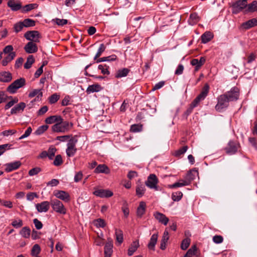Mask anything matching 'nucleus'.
I'll return each instance as SVG.
<instances>
[{
	"label": "nucleus",
	"mask_w": 257,
	"mask_h": 257,
	"mask_svg": "<svg viewBox=\"0 0 257 257\" xmlns=\"http://www.w3.org/2000/svg\"><path fill=\"white\" fill-rule=\"evenodd\" d=\"M213 241L216 244L221 243L223 241V237L220 235H216L213 237Z\"/></svg>",
	"instance_id": "e2e57ef3"
},
{
	"label": "nucleus",
	"mask_w": 257,
	"mask_h": 257,
	"mask_svg": "<svg viewBox=\"0 0 257 257\" xmlns=\"http://www.w3.org/2000/svg\"><path fill=\"white\" fill-rule=\"evenodd\" d=\"M256 26H257V19L256 18L250 19L242 24V27L246 30Z\"/></svg>",
	"instance_id": "bb28decb"
},
{
	"label": "nucleus",
	"mask_w": 257,
	"mask_h": 257,
	"mask_svg": "<svg viewBox=\"0 0 257 257\" xmlns=\"http://www.w3.org/2000/svg\"><path fill=\"white\" fill-rule=\"evenodd\" d=\"M213 38V35L210 32H206L201 36L202 43L205 44L211 41Z\"/></svg>",
	"instance_id": "72a5a7b5"
},
{
	"label": "nucleus",
	"mask_w": 257,
	"mask_h": 257,
	"mask_svg": "<svg viewBox=\"0 0 257 257\" xmlns=\"http://www.w3.org/2000/svg\"><path fill=\"white\" fill-rule=\"evenodd\" d=\"M158 183L159 180L156 175L151 174L148 177L147 180L145 182V185L149 188L157 191L158 190Z\"/></svg>",
	"instance_id": "423d86ee"
},
{
	"label": "nucleus",
	"mask_w": 257,
	"mask_h": 257,
	"mask_svg": "<svg viewBox=\"0 0 257 257\" xmlns=\"http://www.w3.org/2000/svg\"><path fill=\"white\" fill-rule=\"evenodd\" d=\"M224 95L227 96L230 101H235L238 98L239 91L237 87H232L230 91L224 93Z\"/></svg>",
	"instance_id": "9d476101"
},
{
	"label": "nucleus",
	"mask_w": 257,
	"mask_h": 257,
	"mask_svg": "<svg viewBox=\"0 0 257 257\" xmlns=\"http://www.w3.org/2000/svg\"><path fill=\"white\" fill-rule=\"evenodd\" d=\"M73 125L72 123L65 121L58 122L52 126V130L54 132L65 133L67 132Z\"/></svg>",
	"instance_id": "f257e3e1"
},
{
	"label": "nucleus",
	"mask_w": 257,
	"mask_h": 257,
	"mask_svg": "<svg viewBox=\"0 0 257 257\" xmlns=\"http://www.w3.org/2000/svg\"><path fill=\"white\" fill-rule=\"evenodd\" d=\"M158 234L157 233L153 234L150 238V241L148 244V247L149 249L155 250V245L158 240Z\"/></svg>",
	"instance_id": "b1692460"
},
{
	"label": "nucleus",
	"mask_w": 257,
	"mask_h": 257,
	"mask_svg": "<svg viewBox=\"0 0 257 257\" xmlns=\"http://www.w3.org/2000/svg\"><path fill=\"white\" fill-rule=\"evenodd\" d=\"M129 72L130 70L126 68L119 69L116 72L115 74V77L119 78L125 77L127 75Z\"/></svg>",
	"instance_id": "f704fd0d"
},
{
	"label": "nucleus",
	"mask_w": 257,
	"mask_h": 257,
	"mask_svg": "<svg viewBox=\"0 0 257 257\" xmlns=\"http://www.w3.org/2000/svg\"><path fill=\"white\" fill-rule=\"evenodd\" d=\"M209 90V86L208 84H205L200 93L197 96L198 98L200 99L201 100H204L205 97L207 96Z\"/></svg>",
	"instance_id": "7c9ffc66"
},
{
	"label": "nucleus",
	"mask_w": 257,
	"mask_h": 257,
	"mask_svg": "<svg viewBox=\"0 0 257 257\" xmlns=\"http://www.w3.org/2000/svg\"><path fill=\"white\" fill-rule=\"evenodd\" d=\"M32 131V129L30 126L28 127L27 130L25 131L24 134H23L22 136H21L19 138V140H22V139H23L24 138H26L29 137L30 135V134H31Z\"/></svg>",
	"instance_id": "338daca9"
},
{
	"label": "nucleus",
	"mask_w": 257,
	"mask_h": 257,
	"mask_svg": "<svg viewBox=\"0 0 257 257\" xmlns=\"http://www.w3.org/2000/svg\"><path fill=\"white\" fill-rule=\"evenodd\" d=\"M13 79L12 74L9 71L0 72V82L8 83Z\"/></svg>",
	"instance_id": "a211bd4d"
},
{
	"label": "nucleus",
	"mask_w": 257,
	"mask_h": 257,
	"mask_svg": "<svg viewBox=\"0 0 257 257\" xmlns=\"http://www.w3.org/2000/svg\"><path fill=\"white\" fill-rule=\"evenodd\" d=\"M191 64L193 66H195V70L197 71L200 67L202 66L199 62V60L197 59H193L191 61Z\"/></svg>",
	"instance_id": "13d9d810"
},
{
	"label": "nucleus",
	"mask_w": 257,
	"mask_h": 257,
	"mask_svg": "<svg viewBox=\"0 0 257 257\" xmlns=\"http://www.w3.org/2000/svg\"><path fill=\"white\" fill-rule=\"evenodd\" d=\"M154 216L160 223L164 225H166L169 220V218L165 214L159 212L154 213Z\"/></svg>",
	"instance_id": "dca6fc26"
},
{
	"label": "nucleus",
	"mask_w": 257,
	"mask_h": 257,
	"mask_svg": "<svg viewBox=\"0 0 257 257\" xmlns=\"http://www.w3.org/2000/svg\"><path fill=\"white\" fill-rule=\"evenodd\" d=\"M12 144H6L0 145V156L2 155L7 150L12 149Z\"/></svg>",
	"instance_id": "c03bdc74"
},
{
	"label": "nucleus",
	"mask_w": 257,
	"mask_h": 257,
	"mask_svg": "<svg viewBox=\"0 0 257 257\" xmlns=\"http://www.w3.org/2000/svg\"><path fill=\"white\" fill-rule=\"evenodd\" d=\"M145 191L146 188L145 185L139 181L136 188L137 196L139 198L142 197L144 195Z\"/></svg>",
	"instance_id": "412c9836"
},
{
	"label": "nucleus",
	"mask_w": 257,
	"mask_h": 257,
	"mask_svg": "<svg viewBox=\"0 0 257 257\" xmlns=\"http://www.w3.org/2000/svg\"><path fill=\"white\" fill-rule=\"evenodd\" d=\"M56 152V149L51 146L50 147L47 152L48 157L50 160H52L55 156V153Z\"/></svg>",
	"instance_id": "49530a36"
},
{
	"label": "nucleus",
	"mask_w": 257,
	"mask_h": 257,
	"mask_svg": "<svg viewBox=\"0 0 257 257\" xmlns=\"http://www.w3.org/2000/svg\"><path fill=\"white\" fill-rule=\"evenodd\" d=\"M102 89V87L98 84H94L93 85H91L88 86L87 87L86 92L87 94H90L91 93L99 92Z\"/></svg>",
	"instance_id": "c756f323"
},
{
	"label": "nucleus",
	"mask_w": 257,
	"mask_h": 257,
	"mask_svg": "<svg viewBox=\"0 0 257 257\" xmlns=\"http://www.w3.org/2000/svg\"><path fill=\"white\" fill-rule=\"evenodd\" d=\"M38 7V5L36 3L30 4L26 5L24 7L22 6L21 11H22V13H28V12L31 11V10H33V9L37 8Z\"/></svg>",
	"instance_id": "2f4dec72"
},
{
	"label": "nucleus",
	"mask_w": 257,
	"mask_h": 257,
	"mask_svg": "<svg viewBox=\"0 0 257 257\" xmlns=\"http://www.w3.org/2000/svg\"><path fill=\"white\" fill-rule=\"evenodd\" d=\"M14 50L13 47L12 45H8L6 46L3 49V53L5 54H10L11 53H13V51Z\"/></svg>",
	"instance_id": "774afa93"
},
{
	"label": "nucleus",
	"mask_w": 257,
	"mask_h": 257,
	"mask_svg": "<svg viewBox=\"0 0 257 257\" xmlns=\"http://www.w3.org/2000/svg\"><path fill=\"white\" fill-rule=\"evenodd\" d=\"M26 106V103L23 102H21L16 105L11 109V113L12 114H16L17 113H22L24 111Z\"/></svg>",
	"instance_id": "f3484780"
},
{
	"label": "nucleus",
	"mask_w": 257,
	"mask_h": 257,
	"mask_svg": "<svg viewBox=\"0 0 257 257\" xmlns=\"http://www.w3.org/2000/svg\"><path fill=\"white\" fill-rule=\"evenodd\" d=\"M53 21L59 26H64L67 24V20L66 19H60L56 18L53 20Z\"/></svg>",
	"instance_id": "052dcab7"
},
{
	"label": "nucleus",
	"mask_w": 257,
	"mask_h": 257,
	"mask_svg": "<svg viewBox=\"0 0 257 257\" xmlns=\"http://www.w3.org/2000/svg\"><path fill=\"white\" fill-rule=\"evenodd\" d=\"M230 101L224 94L220 95L217 98V103L215 106V109L218 111H221L224 108L228 107Z\"/></svg>",
	"instance_id": "39448f33"
},
{
	"label": "nucleus",
	"mask_w": 257,
	"mask_h": 257,
	"mask_svg": "<svg viewBox=\"0 0 257 257\" xmlns=\"http://www.w3.org/2000/svg\"><path fill=\"white\" fill-rule=\"evenodd\" d=\"M60 96L56 93L52 94L49 97V102L51 104H53L56 103L59 99Z\"/></svg>",
	"instance_id": "680f3d73"
},
{
	"label": "nucleus",
	"mask_w": 257,
	"mask_h": 257,
	"mask_svg": "<svg viewBox=\"0 0 257 257\" xmlns=\"http://www.w3.org/2000/svg\"><path fill=\"white\" fill-rule=\"evenodd\" d=\"M34 62L35 59L33 55H29L27 58L26 62L24 64V68L26 69L30 68Z\"/></svg>",
	"instance_id": "58836bf2"
},
{
	"label": "nucleus",
	"mask_w": 257,
	"mask_h": 257,
	"mask_svg": "<svg viewBox=\"0 0 257 257\" xmlns=\"http://www.w3.org/2000/svg\"><path fill=\"white\" fill-rule=\"evenodd\" d=\"M113 241L109 237L104 246V257H110L112 253Z\"/></svg>",
	"instance_id": "ddd939ff"
},
{
	"label": "nucleus",
	"mask_w": 257,
	"mask_h": 257,
	"mask_svg": "<svg viewBox=\"0 0 257 257\" xmlns=\"http://www.w3.org/2000/svg\"><path fill=\"white\" fill-rule=\"evenodd\" d=\"M183 196V194L181 192L178 191L175 193H172V199L174 201H179L180 200Z\"/></svg>",
	"instance_id": "8fccbe9b"
},
{
	"label": "nucleus",
	"mask_w": 257,
	"mask_h": 257,
	"mask_svg": "<svg viewBox=\"0 0 257 257\" xmlns=\"http://www.w3.org/2000/svg\"><path fill=\"white\" fill-rule=\"evenodd\" d=\"M146 209V204L144 201L140 202L137 210V215L139 217H142L145 214Z\"/></svg>",
	"instance_id": "cd10ccee"
},
{
	"label": "nucleus",
	"mask_w": 257,
	"mask_h": 257,
	"mask_svg": "<svg viewBox=\"0 0 257 257\" xmlns=\"http://www.w3.org/2000/svg\"><path fill=\"white\" fill-rule=\"evenodd\" d=\"M24 50L27 53H34L37 52L38 47L35 42H29L24 47Z\"/></svg>",
	"instance_id": "2eb2a0df"
},
{
	"label": "nucleus",
	"mask_w": 257,
	"mask_h": 257,
	"mask_svg": "<svg viewBox=\"0 0 257 257\" xmlns=\"http://www.w3.org/2000/svg\"><path fill=\"white\" fill-rule=\"evenodd\" d=\"M196 174H197V171L195 169L190 170L188 172L185 177V180L188 183V185L191 183L192 181L195 179V175Z\"/></svg>",
	"instance_id": "a878e982"
},
{
	"label": "nucleus",
	"mask_w": 257,
	"mask_h": 257,
	"mask_svg": "<svg viewBox=\"0 0 257 257\" xmlns=\"http://www.w3.org/2000/svg\"><path fill=\"white\" fill-rule=\"evenodd\" d=\"M8 6L13 11H17L22 9L21 3L17 0H9L8 2Z\"/></svg>",
	"instance_id": "6ab92c4d"
},
{
	"label": "nucleus",
	"mask_w": 257,
	"mask_h": 257,
	"mask_svg": "<svg viewBox=\"0 0 257 257\" xmlns=\"http://www.w3.org/2000/svg\"><path fill=\"white\" fill-rule=\"evenodd\" d=\"M98 68L99 70H101V72L105 75H108L109 74V72L108 70V66H106V65H98Z\"/></svg>",
	"instance_id": "6e6d98bb"
},
{
	"label": "nucleus",
	"mask_w": 257,
	"mask_h": 257,
	"mask_svg": "<svg viewBox=\"0 0 257 257\" xmlns=\"http://www.w3.org/2000/svg\"><path fill=\"white\" fill-rule=\"evenodd\" d=\"M116 59V56L115 55H112L107 57H104L100 58H99L96 60L97 63H99L101 62L104 61H114Z\"/></svg>",
	"instance_id": "a19ab883"
},
{
	"label": "nucleus",
	"mask_w": 257,
	"mask_h": 257,
	"mask_svg": "<svg viewBox=\"0 0 257 257\" xmlns=\"http://www.w3.org/2000/svg\"><path fill=\"white\" fill-rule=\"evenodd\" d=\"M20 234L24 238H28L31 235V229L29 227L25 226L22 228L20 231Z\"/></svg>",
	"instance_id": "c9c22d12"
},
{
	"label": "nucleus",
	"mask_w": 257,
	"mask_h": 257,
	"mask_svg": "<svg viewBox=\"0 0 257 257\" xmlns=\"http://www.w3.org/2000/svg\"><path fill=\"white\" fill-rule=\"evenodd\" d=\"M23 225V221L21 219L14 220L12 222V225L16 228L22 227Z\"/></svg>",
	"instance_id": "603ef678"
},
{
	"label": "nucleus",
	"mask_w": 257,
	"mask_h": 257,
	"mask_svg": "<svg viewBox=\"0 0 257 257\" xmlns=\"http://www.w3.org/2000/svg\"><path fill=\"white\" fill-rule=\"evenodd\" d=\"M188 150V147L187 146H184L182 148L179 149L177 150L175 152V156H180L183 154H184Z\"/></svg>",
	"instance_id": "4d7b16f0"
},
{
	"label": "nucleus",
	"mask_w": 257,
	"mask_h": 257,
	"mask_svg": "<svg viewBox=\"0 0 257 257\" xmlns=\"http://www.w3.org/2000/svg\"><path fill=\"white\" fill-rule=\"evenodd\" d=\"M63 120V118L60 115H52L48 117L45 119V122L47 124H52L55 122L58 123V122L61 121Z\"/></svg>",
	"instance_id": "c85d7f7f"
},
{
	"label": "nucleus",
	"mask_w": 257,
	"mask_h": 257,
	"mask_svg": "<svg viewBox=\"0 0 257 257\" xmlns=\"http://www.w3.org/2000/svg\"><path fill=\"white\" fill-rule=\"evenodd\" d=\"M199 18L196 13L191 14L190 16L188 22L191 25H194L199 21Z\"/></svg>",
	"instance_id": "4c0bfd02"
},
{
	"label": "nucleus",
	"mask_w": 257,
	"mask_h": 257,
	"mask_svg": "<svg viewBox=\"0 0 257 257\" xmlns=\"http://www.w3.org/2000/svg\"><path fill=\"white\" fill-rule=\"evenodd\" d=\"M50 205L54 211L57 213L65 214L66 213V209L64 207L62 202L57 199L52 200L50 202Z\"/></svg>",
	"instance_id": "20e7f679"
},
{
	"label": "nucleus",
	"mask_w": 257,
	"mask_h": 257,
	"mask_svg": "<svg viewBox=\"0 0 257 257\" xmlns=\"http://www.w3.org/2000/svg\"><path fill=\"white\" fill-rule=\"evenodd\" d=\"M115 236L116 239V244L118 245H120L123 241V235L122 231L120 229H115Z\"/></svg>",
	"instance_id": "5701e85b"
},
{
	"label": "nucleus",
	"mask_w": 257,
	"mask_h": 257,
	"mask_svg": "<svg viewBox=\"0 0 257 257\" xmlns=\"http://www.w3.org/2000/svg\"><path fill=\"white\" fill-rule=\"evenodd\" d=\"M246 6L247 4L242 0H238L232 5V12L234 14H237L246 7Z\"/></svg>",
	"instance_id": "f8f14e48"
},
{
	"label": "nucleus",
	"mask_w": 257,
	"mask_h": 257,
	"mask_svg": "<svg viewBox=\"0 0 257 257\" xmlns=\"http://www.w3.org/2000/svg\"><path fill=\"white\" fill-rule=\"evenodd\" d=\"M25 38L30 42H39L40 33L37 31H29L24 34Z\"/></svg>",
	"instance_id": "0eeeda50"
},
{
	"label": "nucleus",
	"mask_w": 257,
	"mask_h": 257,
	"mask_svg": "<svg viewBox=\"0 0 257 257\" xmlns=\"http://www.w3.org/2000/svg\"><path fill=\"white\" fill-rule=\"evenodd\" d=\"M246 12H257V1H254L251 3L247 5Z\"/></svg>",
	"instance_id": "e433bc0d"
},
{
	"label": "nucleus",
	"mask_w": 257,
	"mask_h": 257,
	"mask_svg": "<svg viewBox=\"0 0 257 257\" xmlns=\"http://www.w3.org/2000/svg\"><path fill=\"white\" fill-rule=\"evenodd\" d=\"M50 203L48 201H43L36 204V208L39 212H46L50 208Z\"/></svg>",
	"instance_id": "4468645a"
},
{
	"label": "nucleus",
	"mask_w": 257,
	"mask_h": 257,
	"mask_svg": "<svg viewBox=\"0 0 257 257\" xmlns=\"http://www.w3.org/2000/svg\"><path fill=\"white\" fill-rule=\"evenodd\" d=\"M26 84V80L24 78L21 77L15 80L7 88V91L10 94L16 93L17 90L23 87Z\"/></svg>",
	"instance_id": "f03ea898"
},
{
	"label": "nucleus",
	"mask_w": 257,
	"mask_h": 257,
	"mask_svg": "<svg viewBox=\"0 0 257 257\" xmlns=\"http://www.w3.org/2000/svg\"><path fill=\"white\" fill-rule=\"evenodd\" d=\"M24 27L26 28L34 27L36 25V22L30 19H26L23 21Z\"/></svg>",
	"instance_id": "79ce46f5"
},
{
	"label": "nucleus",
	"mask_w": 257,
	"mask_h": 257,
	"mask_svg": "<svg viewBox=\"0 0 257 257\" xmlns=\"http://www.w3.org/2000/svg\"><path fill=\"white\" fill-rule=\"evenodd\" d=\"M169 238H167L166 237H162L161 243H160V248L162 250H165L166 248V244L168 241Z\"/></svg>",
	"instance_id": "69168bd1"
},
{
	"label": "nucleus",
	"mask_w": 257,
	"mask_h": 257,
	"mask_svg": "<svg viewBox=\"0 0 257 257\" xmlns=\"http://www.w3.org/2000/svg\"><path fill=\"white\" fill-rule=\"evenodd\" d=\"M142 130V125L134 124L131 125L130 131L133 133L140 132Z\"/></svg>",
	"instance_id": "09e8293b"
},
{
	"label": "nucleus",
	"mask_w": 257,
	"mask_h": 257,
	"mask_svg": "<svg viewBox=\"0 0 257 257\" xmlns=\"http://www.w3.org/2000/svg\"><path fill=\"white\" fill-rule=\"evenodd\" d=\"M42 94L43 93L41 91L40 89H34L29 94V97L32 98L36 95H38L37 97H39V96L42 97Z\"/></svg>",
	"instance_id": "864d4df0"
},
{
	"label": "nucleus",
	"mask_w": 257,
	"mask_h": 257,
	"mask_svg": "<svg viewBox=\"0 0 257 257\" xmlns=\"http://www.w3.org/2000/svg\"><path fill=\"white\" fill-rule=\"evenodd\" d=\"M24 27H25L23 23V22H18V23H16L14 26L15 31L16 33H18V32H20L21 31H22Z\"/></svg>",
	"instance_id": "5fc2aeb1"
},
{
	"label": "nucleus",
	"mask_w": 257,
	"mask_h": 257,
	"mask_svg": "<svg viewBox=\"0 0 257 257\" xmlns=\"http://www.w3.org/2000/svg\"><path fill=\"white\" fill-rule=\"evenodd\" d=\"M48 128V126L47 125H41L37 128V130L35 131V134L36 135H41L43 134Z\"/></svg>",
	"instance_id": "de8ad7c7"
},
{
	"label": "nucleus",
	"mask_w": 257,
	"mask_h": 257,
	"mask_svg": "<svg viewBox=\"0 0 257 257\" xmlns=\"http://www.w3.org/2000/svg\"><path fill=\"white\" fill-rule=\"evenodd\" d=\"M21 165L20 161H16L12 163H7L5 165V171L7 172H10L18 169Z\"/></svg>",
	"instance_id": "aec40b11"
},
{
	"label": "nucleus",
	"mask_w": 257,
	"mask_h": 257,
	"mask_svg": "<svg viewBox=\"0 0 257 257\" xmlns=\"http://www.w3.org/2000/svg\"><path fill=\"white\" fill-rule=\"evenodd\" d=\"M41 169L40 168L35 167V168H34L31 169L29 171V175L31 176H34V175L38 174L39 172H41Z\"/></svg>",
	"instance_id": "0e129e2a"
},
{
	"label": "nucleus",
	"mask_w": 257,
	"mask_h": 257,
	"mask_svg": "<svg viewBox=\"0 0 257 257\" xmlns=\"http://www.w3.org/2000/svg\"><path fill=\"white\" fill-rule=\"evenodd\" d=\"M62 163L63 160L61 156L60 155H57L53 162V164L56 166H59Z\"/></svg>",
	"instance_id": "bf43d9fd"
},
{
	"label": "nucleus",
	"mask_w": 257,
	"mask_h": 257,
	"mask_svg": "<svg viewBox=\"0 0 257 257\" xmlns=\"http://www.w3.org/2000/svg\"><path fill=\"white\" fill-rule=\"evenodd\" d=\"M54 195L57 198L65 202H68L70 200V196L69 193L65 191L55 190Z\"/></svg>",
	"instance_id": "9b49d317"
},
{
	"label": "nucleus",
	"mask_w": 257,
	"mask_h": 257,
	"mask_svg": "<svg viewBox=\"0 0 257 257\" xmlns=\"http://www.w3.org/2000/svg\"><path fill=\"white\" fill-rule=\"evenodd\" d=\"M94 172L96 174L104 173L107 174L109 173L110 170L106 165L104 164H100L96 167Z\"/></svg>",
	"instance_id": "4be33fe9"
},
{
	"label": "nucleus",
	"mask_w": 257,
	"mask_h": 257,
	"mask_svg": "<svg viewBox=\"0 0 257 257\" xmlns=\"http://www.w3.org/2000/svg\"><path fill=\"white\" fill-rule=\"evenodd\" d=\"M190 243V239L187 238L183 239L181 244V248L182 250H186L189 247Z\"/></svg>",
	"instance_id": "3c124183"
},
{
	"label": "nucleus",
	"mask_w": 257,
	"mask_h": 257,
	"mask_svg": "<svg viewBox=\"0 0 257 257\" xmlns=\"http://www.w3.org/2000/svg\"><path fill=\"white\" fill-rule=\"evenodd\" d=\"M93 195L100 198H109L113 196V192L109 189H95Z\"/></svg>",
	"instance_id": "6e6552de"
},
{
	"label": "nucleus",
	"mask_w": 257,
	"mask_h": 257,
	"mask_svg": "<svg viewBox=\"0 0 257 257\" xmlns=\"http://www.w3.org/2000/svg\"><path fill=\"white\" fill-rule=\"evenodd\" d=\"M239 145L235 142L230 141L224 150L227 154L231 155L235 154L238 150Z\"/></svg>",
	"instance_id": "1a4fd4ad"
},
{
	"label": "nucleus",
	"mask_w": 257,
	"mask_h": 257,
	"mask_svg": "<svg viewBox=\"0 0 257 257\" xmlns=\"http://www.w3.org/2000/svg\"><path fill=\"white\" fill-rule=\"evenodd\" d=\"M94 224L96 227L103 228L106 226V223L104 219L98 218L94 221Z\"/></svg>",
	"instance_id": "37998d69"
},
{
	"label": "nucleus",
	"mask_w": 257,
	"mask_h": 257,
	"mask_svg": "<svg viewBox=\"0 0 257 257\" xmlns=\"http://www.w3.org/2000/svg\"><path fill=\"white\" fill-rule=\"evenodd\" d=\"M16 52L11 53L7 56H6L2 61L3 66H6L8 64L12 61L16 57Z\"/></svg>",
	"instance_id": "473e14b6"
},
{
	"label": "nucleus",
	"mask_w": 257,
	"mask_h": 257,
	"mask_svg": "<svg viewBox=\"0 0 257 257\" xmlns=\"http://www.w3.org/2000/svg\"><path fill=\"white\" fill-rule=\"evenodd\" d=\"M140 246L139 240L133 241L130 245L128 250L127 254L128 256H132L134 252L137 250Z\"/></svg>",
	"instance_id": "393cba45"
},
{
	"label": "nucleus",
	"mask_w": 257,
	"mask_h": 257,
	"mask_svg": "<svg viewBox=\"0 0 257 257\" xmlns=\"http://www.w3.org/2000/svg\"><path fill=\"white\" fill-rule=\"evenodd\" d=\"M188 183L184 180H181L178 182H176L172 185H169L170 188H174L177 187H181L185 186H187Z\"/></svg>",
	"instance_id": "ea45409f"
},
{
	"label": "nucleus",
	"mask_w": 257,
	"mask_h": 257,
	"mask_svg": "<svg viewBox=\"0 0 257 257\" xmlns=\"http://www.w3.org/2000/svg\"><path fill=\"white\" fill-rule=\"evenodd\" d=\"M40 251V246L38 244H35L32 248L31 254L32 256H36L39 254Z\"/></svg>",
	"instance_id": "a18cd8bd"
},
{
	"label": "nucleus",
	"mask_w": 257,
	"mask_h": 257,
	"mask_svg": "<svg viewBox=\"0 0 257 257\" xmlns=\"http://www.w3.org/2000/svg\"><path fill=\"white\" fill-rule=\"evenodd\" d=\"M78 142L77 136H75L72 137L67 143V148L66 152L68 157H70L73 156L76 152V144Z\"/></svg>",
	"instance_id": "7ed1b4c3"
}]
</instances>
